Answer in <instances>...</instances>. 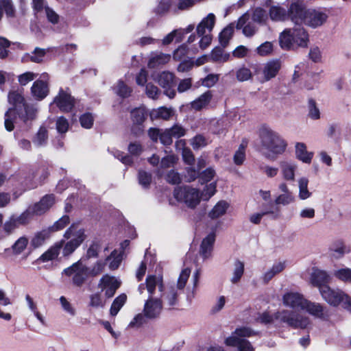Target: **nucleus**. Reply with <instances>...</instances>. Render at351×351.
<instances>
[{"instance_id": "nucleus-1", "label": "nucleus", "mask_w": 351, "mask_h": 351, "mask_svg": "<svg viewBox=\"0 0 351 351\" xmlns=\"http://www.w3.org/2000/svg\"><path fill=\"white\" fill-rule=\"evenodd\" d=\"M261 151L269 159L275 160L278 155L286 149L287 143L276 131L267 126H262L259 130Z\"/></svg>"}, {"instance_id": "nucleus-2", "label": "nucleus", "mask_w": 351, "mask_h": 351, "mask_svg": "<svg viewBox=\"0 0 351 351\" xmlns=\"http://www.w3.org/2000/svg\"><path fill=\"white\" fill-rule=\"evenodd\" d=\"M256 319L264 324H272L277 320L294 328H306L310 323L308 317L287 310L278 311L274 314L265 311L259 314Z\"/></svg>"}, {"instance_id": "nucleus-3", "label": "nucleus", "mask_w": 351, "mask_h": 351, "mask_svg": "<svg viewBox=\"0 0 351 351\" xmlns=\"http://www.w3.org/2000/svg\"><path fill=\"white\" fill-rule=\"evenodd\" d=\"M280 47L284 49H296L298 47H306L308 35L302 27L285 29L279 36Z\"/></svg>"}, {"instance_id": "nucleus-4", "label": "nucleus", "mask_w": 351, "mask_h": 351, "mask_svg": "<svg viewBox=\"0 0 351 351\" xmlns=\"http://www.w3.org/2000/svg\"><path fill=\"white\" fill-rule=\"evenodd\" d=\"M36 114L35 108H26L24 111L8 108L4 116L5 128L7 131L11 132L14 129L15 125H20L21 123L27 124L29 121L35 119Z\"/></svg>"}, {"instance_id": "nucleus-5", "label": "nucleus", "mask_w": 351, "mask_h": 351, "mask_svg": "<svg viewBox=\"0 0 351 351\" xmlns=\"http://www.w3.org/2000/svg\"><path fill=\"white\" fill-rule=\"evenodd\" d=\"M322 299L332 306H338L342 304L343 308L351 313V298L339 289H332L328 287L320 288Z\"/></svg>"}, {"instance_id": "nucleus-6", "label": "nucleus", "mask_w": 351, "mask_h": 351, "mask_svg": "<svg viewBox=\"0 0 351 351\" xmlns=\"http://www.w3.org/2000/svg\"><path fill=\"white\" fill-rule=\"evenodd\" d=\"M66 242L64 240L62 246V254L64 256L71 255L86 239L84 230L77 228L74 224H72L64 232L63 236Z\"/></svg>"}, {"instance_id": "nucleus-7", "label": "nucleus", "mask_w": 351, "mask_h": 351, "mask_svg": "<svg viewBox=\"0 0 351 351\" xmlns=\"http://www.w3.org/2000/svg\"><path fill=\"white\" fill-rule=\"evenodd\" d=\"M173 195L178 201L184 202L189 208H191L196 207L201 199L199 191L189 186L175 189Z\"/></svg>"}, {"instance_id": "nucleus-8", "label": "nucleus", "mask_w": 351, "mask_h": 351, "mask_svg": "<svg viewBox=\"0 0 351 351\" xmlns=\"http://www.w3.org/2000/svg\"><path fill=\"white\" fill-rule=\"evenodd\" d=\"M62 274L69 277L73 276V283L77 287L82 286L88 277L87 268L82 265L81 261L64 269Z\"/></svg>"}, {"instance_id": "nucleus-9", "label": "nucleus", "mask_w": 351, "mask_h": 351, "mask_svg": "<svg viewBox=\"0 0 351 351\" xmlns=\"http://www.w3.org/2000/svg\"><path fill=\"white\" fill-rule=\"evenodd\" d=\"M32 219L29 211L26 210L19 215H13L4 223L3 230L6 234H10L20 226L27 225Z\"/></svg>"}, {"instance_id": "nucleus-10", "label": "nucleus", "mask_w": 351, "mask_h": 351, "mask_svg": "<svg viewBox=\"0 0 351 351\" xmlns=\"http://www.w3.org/2000/svg\"><path fill=\"white\" fill-rule=\"evenodd\" d=\"M55 204V196L52 194L46 195L41 199L32 206H29L26 210L32 219L34 215H41L47 212Z\"/></svg>"}, {"instance_id": "nucleus-11", "label": "nucleus", "mask_w": 351, "mask_h": 351, "mask_svg": "<svg viewBox=\"0 0 351 351\" xmlns=\"http://www.w3.org/2000/svg\"><path fill=\"white\" fill-rule=\"evenodd\" d=\"M282 67V62L280 59H272L266 62L261 71L262 77L261 82H266L276 77Z\"/></svg>"}, {"instance_id": "nucleus-12", "label": "nucleus", "mask_w": 351, "mask_h": 351, "mask_svg": "<svg viewBox=\"0 0 351 351\" xmlns=\"http://www.w3.org/2000/svg\"><path fill=\"white\" fill-rule=\"evenodd\" d=\"M130 115L132 121L131 131L136 136H139L144 131L143 123L147 116L146 110L145 108H136L131 111Z\"/></svg>"}, {"instance_id": "nucleus-13", "label": "nucleus", "mask_w": 351, "mask_h": 351, "mask_svg": "<svg viewBox=\"0 0 351 351\" xmlns=\"http://www.w3.org/2000/svg\"><path fill=\"white\" fill-rule=\"evenodd\" d=\"M287 12V17L290 18L295 24H300L304 22L307 14L304 3L300 0L293 1Z\"/></svg>"}, {"instance_id": "nucleus-14", "label": "nucleus", "mask_w": 351, "mask_h": 351, "mask_svg": "<svg viewBox=\"0 0 351 351\" xmlns=\"http://www.w3.org/2000/svg\"><path fill=\"white\" fill-rule=\"evenodd\" d=\"M154 80L165 89V94L172 99L176 95V91L173 89L174 86V75L172 73L168 71H163L158 73L155 77Z\"/></svg>"}, {"instance_id": "nucleus-15", "label": "nucleus", "mask_w": 351, "mask_h": 351, "mask_svg": "<svg viewBox=\"0 0 351 351\" xmlns=\"http://www.w3.org/2000/svg\"><path fill=\"white\" fill-rule=\"evenodd\" d=\"M121 285V282L114 276L104 275L99 281V287L105 292L107 298H111Z\"/></svg>"}, {"instance_id": "nucleus-16", "label": "nucleus", "mask_w": 351, "mask_h": 351, "mask_svg": "<svg viewBox=\"0 0 351 351\" xmlns=\"http://www.w3.org/2000/svg\"><path fill=\"white\" fill-rule=\"evenodd\" d=\"M40 78L41 79L36 80L31 88L32 95L38 100H41L46 97L49 90L47 84V80L49 79L48 74L43 73Z\"/></svg>"}, {"instance_id": "nucleus-17", "label": "nucleus", "mask_w": 351, "mask_h": 351, "mask_svg": "<svg viewBox=\"0 0 351 351\" xmlns=\"http://www.w3.org/2000/svg\"><path fill=\"white\" fill-rule=\"evenodd\" d=\"M162 308V301L154 298L149 296V298L145 303L143 313L146 317L154 319L159 316Z\"/></svg>"}, {"instance_id": "nucleus-18", "label": "nucleus", "mask_w": 351, "mask_h": 351, "mask_svg": "<svg viewBox=\"0 0 351 351\" xmlns=\"http://www.w3.org/2000/svg\"><path fill=\"white\" fill-rule=\"evenodd\" d=\"M53 103L61 111L67 112L74 107L75 100L69 93L60 89L58 95L54 98Z\"/></svg>"}, {"instance_id": "nucleus-19", "label": "nucleus", "mask_w": 351, "mask_h": 351, "mask_svg": "<svg viewBox=\"0 0 351 351\" xmlns=\"http://www.w3.org/2000/svg\"><path fill=\"white\" fill-rule=\"evenodd\" d=\"M306 298L298 292H288L282 297V302L285 306L293 309H303Z\"/></svg>"}, {"instance_id": "nucleus-20", "label": "nucleus", "mask_w": 351, "mask_h": 351, "mask_svg": "<svg viewBox=\"0 0 351 351\" xmlns=\"http://www.w3.org/2000/svg\"><path fill=\"white\" fill-rule=\"evenodd\" d=\"M327 19L328 15L326 12L313 10L307 12L304 23L310 27L315 28L322 25Z\"/></svg>"}, {"instance_id": "nucleus-21", "label": "nucleus", "mask_w": 351, "mask_h": 351, "mask_svg": "<svg viewBox=\"0 0 351 351\" xmlns=\"http://www.w3.org/2000/svg\"><path fill=\"white\" fill-rule=\"evenodd\" d=\"M215 24V16L210 13L206 17L204 18L197 25L196 32L197 36L206 35L211 33Z\"/></svg>"}, {"instance_id": "nucleus-22", "label": "nucleus", "mask_w": 351, "mask_h": 351, "mask_svg": "<svg viewBox=\"0 0 351 351\" xmlns=\"http://www.w3.org/2000/svg\"><path fill=\"white\" fill-rule=\"evenodd\" d=\"M330 276L323 270L315 269L311 276V284L317 287L320 291V288L322 287H328L327 284L330 282Z\"/></svg>"}, {"instance_id": "nucleus-23", "label": "nucleus", "mask_w": 351, "mask_h": 351, "mask_svg": "<svg viewBox=\"0 0 351 351\" xmlns=\"http://www.w3.org/2000/svg\"><path fill=\"white\" fill-rule=\"evenodd\" d=\"M8 99L9 104L12 106L10 108L23 111L26 110V108H34L25 104L24 97L17 91L10 92Z\"/></svg>"}, {"instance_id": "nucleus-24", "label": "nucleus", "mask_w": 351, "mask_h": 351, "mask_svg": "<svg viewBox=\"0 0 351 351\" xmlns=\"http://www.w3.org/2000/svg\"><path fill=\"white\" fill-rule=\"evenodd\" d=\"M215 241V234L214 232L210 233L202 240L199 254L204 259L210 257Z\"/></svg>"}, {"instance_id": "nucleus-25", "label": "nucleus", "mask_w": 351, "mask_h": 351, "mask_svg": "<svg viewBox=\"0 0 351 351\" xmlns=\"http://www.w3.org/2000/svg\"><path fill=\"white\" fill-rule=\"evenodd\" d=\"M349 252V247L340 240L333 243L329 248L330 256L334 259H339Z\"/></svg>"}, {"instance_id": "nucleus-26", "label": "nucleus", "mask_w": 351, "mask_h": 351, "mask_svg": "<svg viewBox=\"0 0 351 351\" xmlns=\"http://www.w3.org/2000/svg\"><path fill=\"white\" fill-rule=\"evenodd\" d=\"M145 287L149 296H154L156 288H158L160 291H162L163 283L162 277L154 275L148 276L146 278Z\"/></svg>"}, {"instance_id": "nucleus-27", "label": "nucleus", "mask_w": 351, "mask_h": 351, "mask_svg": "<svg viewBox=\"0 0 351 351\" xmlns=\"http://www.w3.org/2000/svg\"><path fill=\"white\" fill-rule=\"evenodd\" d=\"M171 59V55L161 52L152 53L148 61V66L154 69L167 64Z\"/></svg>"}, {"instance_id": "nucleus-28", "label": "nucleus", "mask_w": 351, "mask_h": 351, "mask_svg": "<svg viewBox=\"0 0 351 351\" xmlns=\"http://www.w3.org/2000/svg\"><path fill=\"white\" fill-rule=\"evenodd\" d=\"M225 343L229 346H237L239 351H254L250 341L237 337L230 336L226 339Z\"/></svg>"}, {"instance_id": "nucleus-29", "label": "nucleus", "mask_w": 351, "mask_h": 351, "mask_svg": "<svg viewBox=\"0 0 351 351\" xmlns=\"http://www.w3.org/2000/svg\"><path fill=\"white\" fill-rule=\"evenodd\" d=\"M326 307L320 303L313 302L306 299L302 310H305L309 314L322 318L324 315Z\"/></svg>"}, {"instance_id": "nucleus-30", "label": "nucleus", "mask_w": 351, "mask_h": 351, "mask_svg": "<svg viewBox=\"0 0 351 351\" xmlns=\"http://www.w3.org/2000/svg\"><path fill=\"white\" fill-rule=\"evenodd\" d=\"M280 169L284 179L288 181H293L296 166L291 162L284 161L280 162Z\"/></svg>"}, {"instance_id": "nucleus-31", "label": "nucleus", "mask_w": 351, "mask_h": 351, "mask_svg": "<svg viewBox=\"0 0 351 351\" xmlns=\"http://www.w3.org/2000/svg\"><path fill=\"white\" fill-rule=\"evenodd\" d=\"M64 244V239L56 243L53 246L51 247L47 252L43 254L40 256V260L43 262L49 261L55 259L58 257L60 249Z\"/></svg>"}, {"instance_id": "nucleus-32", "label": "nucleus", "mask_w": 351, "mask_h": 351, "mask_svg": "<svg viewBox=\"0 0 351 351\" xmlns=\"http://www.w3.org/2000/svg\"><path fill=\"white\" fill-rule=\"evenodd\" d=\"M212 97L213 95L210 91L203 93L197 99L191 103V108L195 110H202L208 106L212 99Z\"/></svg>"}, {"instance_id": "nucleus-33", "label": "nucleus", "mask_w": 351, "mask_h": 351, "mask_svg": "<svg viewBox=\"0 0 351 351\" xmlns=\"http://www.w3.org/2000/svg\"><path fill=\"white\" fill-rule=\"evenodd\" d=\"M295 154L298 159L306 163H310L313 158V153L307 152L306 147L303 143L296 144Z\"/></svg>"}, {"instance_id": "nucleus-34", "label": "nucleus", "mask_w": 351, "mask_h": 351, "mask_svg": "<svg viewBox=\"0 0 351 351\" xmlns=\"http://www.w3.org/2000/svg\"><path fill=\"white\" fill-rule=\"evenodd\" d=\"M285 268V264L282 262H279L274 264L272 267L266 271L263 277V280L265 283L271 280L276 274H279Z\"/></svg>"}, {"instance_id": "nucleus-35", "label": "nucleus", "mask_w": 351, "mask_h": 351, "mask_svg": "<svg viewBox=\"0 0 351 351\" xmlns=\"http://www.w3.org/2000/svg\"><path fill=\"white\" fill-rule=\"evenodd\" d=\"M178 293L174 287H171L169 290L164 293L162 295V301L169 308L173 306L178 303Z\"/></svg>"}, {"instance_id": "nucleus-36", "label": "nucleus", "mask_w": 351, "mask_h": 351, "mask_svg": "<svg viewBox=\"0 0 351 351\" xmlns=\"http://www.w3.org/2000/svg\"><path fill=\"white\" fill-rule=\"evenodd\" d=\"M49 230H43L36 232L31 240V245L34 248L40 247L45 241L49 237Z\"/></svg>"}, {"instance_id": "nucleus-37", "label": "nucleus", "mask_w": 351, "mask_h": 351, "mask_svg": "<svg viewBox=\"0 0 351 351\" xmlns=\"http://www.w3.org/2000/svg\"><path fill=\"white\" fill-rule=\"evenodd\" d=\"M244 273V263L239 261L236 260L234 262V268L232 271V276L230 279V281L233 284L237 283L243 276Z\"/></svg>"}, {"instance_id": "nucleus-38", "label": "nucleus", "mask_w": 351, "mask_h": 351, "mask_svg": "<svg viewBox=\"0 0 351 351\" xmlns=\"http://www.w3.org/2000/svg\"><path fill=\"white\" fill-rule=\"evenodd\" d=\"M229 204L226 201H219L209 213L208 215L211 219H217L224 215Z\"/></svg>"}, {"instance_id": "nucleus-39", "label": "nucleus", "mask_w": 351, "mask_h": 351, "mask_svg": "<svg viewBox=\"0 0 351 351\" xmlns=\"http://www.w3.org/2000/svg\"><path fill=\"white\" fill-rule=\"evenodd\" d=\"M115 93L122 98H126L131 95L132 89L123 81L119 80L114 87Z\"/></svg>"}, {"instance_id": "nucleus-40", "label": "nucleus", "mask_w": 351, "mask_h": 351, "mask_svg": "<svg viewBox=\"0 0 351 351\" xmlns=\"http://www.w3.org/2000/svg\"><path fill=\"white\" fill-rule=\"evenodd\" d=\"M29 239L27 237H19L12 245L11 249L15 255L21 254L27 247Z\"/></svg>"}, {"instance_id": "nucleus-41", "label": "nucleus", "mask_w": 351, "mask_h": 351, "mask_svg": "<svg viewBox=\"0 0 351 351\" xmlns=\"http://www.w3.org/2000/svg\"><path fill=\"white\" fill-rule=\"evenodd\" d=\"M234 33V25L232 23L226 27L219 34V40L220 44L223 47H226L229 40L232 38Z\"/></svg>"}, {"instance_id": "nucleus-42", "label": "nucleus", "mask_w": 351, "mask_h": 351, "mask_svg": "<svg viewBox=\"0 0 351 351\" xmlns=\"http://www.w3.org/2000/svg\"><path fill=\"white\" fill-rule=\"evenodd\" d=\"M173 115V109L171 108H167L165 106L154 110L152 112V116L154 117V118L162 119L164 120H169Z\"/></svg>"}, {"instance_id": "nucleus-43", "label": "nucleus", "mask_w": 351, "mask_h": 351, "mask_svg": "<svg viewBox=\"0 0 351 351\" xmlns=\"http://www.w3.org/2000/svg\"><path fill=\"white\" fill-rule=\"evenodd\" d=\"M269 16L273 21H284L287 18V12L283 8L272 6L269 10Z\"/></svg>"}, {"instance_id": "nucleus-44", "label": "nucleus", "mask_w": 351, "mask_h": 351, "mask_svg": "<svg viewBox=\"0 0 351 351\" xmlns=\"http://www.w3.org/2000/svg\"><path fill=\"white\" fill-rule=\"evenodd\" d=\"M127 296L124 293L119 295L114 300L110 309V313L112 316L117 315L120 309L125 304Z\"/></svg>"}, {"instance_id": "nucleus-45", "label": "nucleus", "mask_w": 351, "mask_h": 351, "mask_svg": "<svg viewBox=\"0 0 351 351\" xmlns=\"http://www.w3.org/2000/svg\"><path fill=\"white\" fill-rule=\"evenodd\" d=\"M106 262L110 261L109 269L110 270L117 269L122 261L121 253H118L117 250H113L111 254L106 258Z\"/></svg>"}, {"instance_id": "nucleus-46", "label": "nucleus", "mask_w": 351, "mask_h": 351, "mask_svg": "<svg viewBox=\"0 0 351 351\" xmlns=\"http://www.w3.org/2000/svg\"><path fill=\"white\" fill-rule=\"evenodd\" d=\"M308 180L306 178H301L298 180L299 197L301 199H306L311 197V193L308 190Z\"/></svg>"}, {"instance_id": "nucleus-47", "label": "nucleus", "mask_w": 351, "mask_h": 351, "mask_svg": "<svg viewBox=\"0 0 351 351\" xmlns=\"http://www.w3.org/2000/svg\"><path fill=\"white\" fill-rule=\"evenodd\" d=\"M247 147V143L243 141L240 145L239 149L235 152L233 160L235 165H241L243 163L245 159V148Z\"/></svg>"}, {"instance_id": "nucleus-48", "label": "nucleus", "mask_w": 351, "mask_h": 351, "mask_svg": "<svg viewBox=\"0 0 351 351\" xmlns=\"http://www.w3.org/2000/svg\"><path fill=\"white\" fill-rule=\"evenodd\" d=\"M274 45L272 43L266 41L259 45L256 49V53L261 56H268L272 54Z\"/></svg>"}, {"instance_id": "nucleus-49", "label": "nucleus", "mask_w": 351, "mask_h": 351, "mask_svg": "<svg viewBox=\"0 0 351 351\" xmlns=\"http://www.w3.org/2000/svg\"><path fill=\"white\" fill-rule=\"evenodd\" d=\"M47 138V130L45 127H40L36 136L33 139V142L38 146H43L46 143Z\"/></svg>"}, {"instance_id": "nucleus-50", "label": "nucleus", "mask_w": 351, "mask_h": 351, "mask_svg": "<svg viewBox=\"0 0 351 351\" xmlns=\"http://www.w3.org/2000/svg\"><path fill=\"white\" fill-rule=\"evenodd\" d=\"M230 55L224 53L221 48L214 49L210 54V58L214 62H225L228 60Z\"/></svg>"}, {"instance_id": "nucleus-51", "label": "nucleus", "mask_w": 351, "mask_h": 351, "mask_svg": "<svg viewBox=\"0 0 351 351\" xmlns=\"http://www.w3.org/2000/svg\"><path fill=\"white\" fill-rule=\"evenodd\" d=\"M101 244L100 241H93L88 248L86 254V258L87 259L97 258L99 255V252L101 250Z\"/></svg>"}, {"instance_id": "nucleus-52", "label": "nucleus", "mask_w": 351, "mask_h": 351, "mask_svg": "<svg viewBox=\"0 0 351 351\" xmlns=\"http://www.w3.org/2000/svg\"><path fill=\"white\" fill-rule=\"evenodd\" d=\"M171 9L173 12H176L175 8V2L172 0H161L156 8L157 12L160 14L165 13Z\"/></svg>"}, {"instance_id": "nucleus-53", "label": "nucleus", "mask_w": 351, "mask_h": 351, "mask_svg": "<svg viewBox=\"0 0 351 351\" xmlns=\"http://www.w3.org/2000/svg\"><path fill=\"white\" fill-rule=\"evenodd\" d=\"M208 139L202 134H197L191 140V145L193 149H201L208 145Z\"/></svg>"}, {"instance_id": "nucleus-54", "label": "nucleus", "mask_w": 351, "mask_h": 351, "mask_svg": "<svg viewBox=\"0 0 351 351\" xmlns=\"http://www.w3.org/2000/svg\"><path fill=\"white\" fill-rule=\"evenodd\" d=\"M252 19L256 23H263L267 19V14L263 8H256L253 11Z\"/></svg>"}, {"instance_id": "nucleus-55", "label": "nucleus", "mask_w": 351, "mask_h": 351, "mask_svg": "<svg viewBox=\"0 0 351 351\" xmlns=\"http://www.w3.org/2000/svg\"><path fill=\"white\" fill-rule=\"evenodd\" d=\"M70 222V219L68 215H64L58 221H56L52 226H51L48 230L51 232H56L63 229L66 226H67Z\"/></svg>"}, {"instance_id": "nucleus-56", "label": "nucleus", "mask_w": 351, "mask_h": 351, "mask_svg": "<svg viewBox=\"0 0 351 351\" xmlns=\"http://www.w3.org/2000/svg\"><path fill=\"white\" fill-rule=\"evenodd\" d=\"M236 77L239 82H245L252 79V73L248 68L243 66L236 71Z\"/></svg>"}, {"instance_id": "nucleus-57", "label": "nucleus", "mask_w": 351, "mask_h": 351, "mask_svg": "<svg viewBox=\"0 0 351 351\" xmlns=\"http://www.w3.org/2000/svg\"><path fill=\"white\" fill-rule=\"evenodd\" d=\"M171 136L175 138H179L185 136L186 130L180 124H175L170 128H167Z\"/></svg>"}, {"instance_id": "nucleus-58", "label": "nucleus", "mask_w": 351, "mask_h": 351, "mask_svg": "<svg viewBox=\"0 0 351 351\" xmlns=\"http://www.w3.org/2000/svg\"><path fill=\"white\" fill-rule=\"evenodd\" d=\"M334 276L343 282H351V269L343 268L336 270Z\"/></svg>"}, {"instance_id": "nucleus-59", "label": "nucleus", "mask_w": 351, "mask_h": 351, "mask_svg": "<svg viewBox=\"0 0 351 351\" xmlns=\"http://www.w3.org/2000/svg\"><path fill=\"white\" fill-rule=\"evenodd\" d=\"M145 93L149 98L158 99L161 92L156 86L151 83H148L145 86Z\"/></svg>"}, {"instance_id": "nucleus-60", "label": "nucleus", "mask_w": 351, "mask_h": 351, "mask_svg": "<svg viewBox=\"0 0 351 351\" xmlns=\"http://www.w3.org/2000/svg\"><path fill=\"white\" fill-rule=\"evenodd\" d=\"M191 274V269L185 268L182 270L177 282V288L178 289H183L187 282L188 278Z\"/></svg>"}, {"instance_id": "nucleus-61", "label": "nucleus", "mask_w": 351, "mask_h": 351, "mask_svg": "<svg viewBox=\"0 0 351 351\" xmlns=\"http://www.w3.org/2000/svg\"><path fill=\"white\" fill-rule=\"evenodd\" d=\"M106 302L101 298L99 293H96L90 295L89 305L93 308H103L105 306Z\"/></svg>"}, {"instance_id": "nucleus-62", "label": "nucleus", "mask_w": 351, "mask_h": 351, "mask_svg": "<svg viewBox=\"0 0 351 351\" xmlns=\"http://www.w3.org/2000/svg\"><path fill=\"white\" fill-rule=\"evenodd\" d=\"M61 306L64 312L68 313L71 316H75L76 311L75 308L71 304L70 302L64 296H61L59 299Z\"/></svg>"}, {"instance_id": "nucleus-63", "label": "nucleus", "mask_w": 351, "mask_h": 351, "mask_svg": "<svg viewBox=\"0 0 351 351\" xmlns=\"http://www.w3.org/2000/svg\"><path fill=\"white\" fill-rule=\"evenodd\" d=\"M45 54V49L36 47L30 55L29 59L33 62L40 63L43 62Z\"/></svg>"}, {"instance_id": "nucleus-64", "label": "nucleus", "mask_w": 351, "mask_h": 351, "mask_svg": "<svg viewBox=\"0 0 351 351\" xmlns=\"http://www.w3.org/2000/svg\"><path fill=\"white\" fill-rule=\"evenodd\" d=\"M37 76L36 73H34L33 72H25L18 77V81L20 85L21 86H25L29 82L34 80Z\"/></svg>"}]
</instances>
